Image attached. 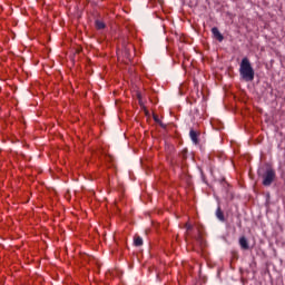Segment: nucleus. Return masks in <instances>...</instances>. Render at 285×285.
I'll return each instance as SVG.
<instances>
[{"instance_id":"nucleus-10","label":"nucleus","mask_w":285,"mask_h":285,"mask_svg":"<svg viewBox=\"0 0 285 285\" xmlns=\"http://www.w3.org/2000/svg\"><path fill=\"white\" fill-rule=\"evenodd\" d=\"M154 121L156 124H161V120L159 119V116H157V115H154Z\"/></svg>"},{"instance_id":"nucleus-3","label":"nucleus","mask_w":285,"mask_h":285,"mask_svg":"<svg viewBox=\"0 0 285 285\" xmlns=\"http://www.w3.org/2000/svg\"><path fill=\"white\" fill-rule=\"evenodd\" d=\"M212 35L214 39H217V41L219 42L224 41V35L219 32V29L217 27L212 28Z\"/></svg>"},{"instance_id":"nucleus-11","label":"nucleus","mask_w":285,"mask_h":285,"mask_svg":"<svg viewBox=\"0 0 285 285\" xmlns=\"http://www.w3.org/2000/svg\"><path fill=\"white\" fill-rule=\"evenodd\" d=\"M185 228H186V230H193V225L186 223Z\"/></svg>"},{"instance_id":"nucleus-9","label":"nucleus","mask_w":285,"mask_h":285,"mask_svg":"<svg viewBox=\"0 0 285 285\" xmlns=\"http://www.w3.org/2000/svg\"><path fill=\"white\" fill-rule=\"evenodd\" d=\"M96 27L98 30H104L106 28V24L99 20L96 21Z\"/></svg>"},{"instance_id":"nucleus-5","label":"nucleus","mask_w":285,"mask_h":285,"mask_svg":"<svg viewBox=\"0 0 285 285\" xmlns=\"http://www.w3.org/2000/svg\"><path fill=\"white\" fill-rule=\"evenodd\" d=\"M239 246L243 248V250H248L250 248L248 245V239H246L244 236L239 238Z\"/></svg>"},{"instance_id":"nucleus-13","label":"nucleus","mask_w":285,"mask_h":285,"mask_svg":"<svg viewBox=\"0 0 285 285\" xmlns=\"http://www.w3.org/2000/svg\"><path fill=\"white\" fill-rule=\"evenodd\" d=\"M108 157H109V163L115 161V158L112 156L109 155Z\"/></svg>"},{"instance_id":"nucleus-12","label":"nucleus","mask_w":285,"mask_h":285,"mask_svg":"<svg viewBox=\"0 0 285 285\" xmlns=\"http://www.w3.org/2000/svg\"><path fill=\"white\" fill-rule=\"evenodd\" d=\"M161 128H166V125L164 122H158Z\"/></svg>"},{"instance_id":"nucleus-2","label":"nucleus","mask_w":285,"mask_h":285,"mask_svg":"<svg viewBox=\"0 0 285 285\" xmlns=\"http://www.w3.org/2000/svg\"><path fill=\"white\" fill-rule=\"evenodd\" d=\"M263 177V186H272V184L275 181V169L272 167H267L265 173L262 175Z\"/></svg>"},{"instance_id":"nucleus-7","label":"nucleus","mask_w":285,"mask_h":285,"mask_svg":"<svg viewBox=\"0 0 285 285\" xmlns=\"http://www.w3.org/2000/svg\"><path fill=\"white\" fill-rule=\"evenodd\" d=\"M134 246H144V239L140 236L134 238Z\"/></svg>"},{"instance_id":"nucleus-6","label":"nucleus","mask_w":285,"mask_h":285,"mask_svg":"<svg viewBox=\"0 0 285 285\" xmlns=\"http://www.w3.org/2000/svg\"><path fill=\"white\" fill-rule=\"evenodd\" d=\"M216 217L219 219V222H226V217L224 216V212H222V207L217 208Z\"/></svg>"},{"instance_id":"nucleus-8","label":"nucleus","mask_w":285,"mask_h":285,"mask_svg":"<svg viewBox=\"0 0 285 285\" xmlns=\"http://www.w3.org/2000/svg\"><path fill=\"white\" fill-rule=\"evenodd\" d=\"M179 158L185 161V159H188V150L184 149L180 154H179Z\"/></svg>"},{"instance_id":"nucleus-1","label":"nucleus","mask_w":285,"mask_h":285,"mask_svg":"<svg viewBox=\"0 0 285 285\" xmlns=\"http://www.w3.org/2000/svg\"><path fill=\"white\" fill-rule=\"evenodd\" d=\"M239 75L243 81H254L255 80V69H253V65H250V60L248 58H243L239 66Z\"/></svg>"},{"instance_id":"nucleus-4","label":"nucleus","mask_w":285,"mask_h":285,"mask_svg":"<svg viewBox=\"0 0 285 285\" xmlns=\"http://www.w3.org/2000/svg\"><path fill=\"white\" fill-rule=\"evenodd\" d=\"M189 137H190L193 144H195V146H197V144H199V132L195 131V129H190Z\"/></svg>"}]
</instances>
